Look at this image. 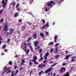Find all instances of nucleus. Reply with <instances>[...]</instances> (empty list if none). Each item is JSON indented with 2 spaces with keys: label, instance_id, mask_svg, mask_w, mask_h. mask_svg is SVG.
Instances as JSON below:
<instances>
[{
  "label": "nucleus",
  "instance_id": "62",
  "mask_svg": "<svg viewBox=\"0 0 76 76\" xmlns=\"http://www.w3.org/2000/svg\"><path fill=\"white\" fill-rule=\"evenodd\" d=\"M68 57L69 58V57H70L72 56V55H68Z\"/></svg>",
  "mask_w": 76,
  "mask_h": 76
},
{
  "label": "nucleus",
  "instance_id": "45",
  "mask_svg": "<svg viewBox=\"0 0 76 76\" xmlns=\"http://www.w3.org/2000/svg\"><path fill=\"white\" fill-rule=\"evenodd\" d=\"M60 45V44H59V43H57L56 44V45L55 46V47H57V46H58V45Z\"/></svg>",
  "mask_w": 76,
  "mask_h": 76
},
{
  "label": "nucleus",
  "instance_id": "25",
  "mask_svg": "<svg viewBox=\"0 0 76 76\" xmlns=\"http://www.w3.org/2000/svg\"><path fill=\"white\" fill-rule=\"evenodd\" d=\"M17 10H18V11H19V12H20L21 11L20 10V8H18L16 9Z\"/></svg>",
  "mask_w": 76,
  "mask_h": 76
},
{
  "label": "nucleus",
  "instance_id": "33",
  "mask_svg": "<svg viewBox=\"0 0 76 76\" xmlns=\"http://www.w3.org/2000/svg\"><path fill=\"white\" fill-rule=\"evenodd\" d=\"M56 64H57V63L54 64L53 65H52V67H54V66H55Z\"/></svg>",
  "mask_w": 76,
  "mask_h": 76
},
{
  "label": "nucleus",
  "instance_id": "29",
  "mask_svg": "<svg viewBox=\"0 0 76 76\" xmlns=\"http://www.w3.org/2000/svg\"><path fill=\"white\" fill-rule=\"evenodd\" d=\"M6 47V45H4L2 46V48H5Z\"/></svg>",
  "mask_w": 76,
  "mask_h": 76
},
{
  "label": "nucleus",
  "instance_id": "38",
  "mask_svg": "<svg viewBox=\"0 0 76 76\" xmlns=\"http://www.w3.org/2000/svg\"><path fill=\"white\" fill-rule=\"evenodd\" d=\"M58 47H56V51H57V52H58Z\"/></svg>",
  "mask_w": 76,
  "mask_h": 76
},
{
  "label": "nucleus",
  "instance_id": "11",
  "mask_svg": "<svg viewBox=\"0 0 76 76\" xmlns=\"http://www.w3.org/2000/svg\"><path fill=\"white\" fill-rule=\"evenodd\" d=\"M61 73H62L63 72V70H64V72H65L66 71V68L64 67H62L61 69Z\"/></svg>",
  "mask_w": 76,
  "mask_h": 76
},
{
  "label": "nucleus",
  "instance_id": "28",
  "mask_svg": "<svg viewBox=\"0 0 76 76\" xmlns=\"http://www.w3.org/2000/svg\"><path fill=\"white\" fill-rule=\"evenodd\" d=\"M43 73V71H42L40 72L39 73V75H41L42 73Z\"/></svg>",
  "mask_w": 76,
  "mask_h": 76
},
{
  "label": "nucleus",
  "instance_id": "9",
  "mask_svg": "<svg viewBox=\"0 0 76 76\" xmlns=\"http://www.w3.org/2000/svg\"><path fill=\"white\" fill-rule=\"evenodd\" d=\"M10 4L11 5H13V7H15V6H16V2L15 1L12 2Z\"/></svg>",
  "mask_w": 76,
  "mask_h": 76
},
{
  "label": "nucleus",
  "instance_id": "34",
  "mask_svg": "<svg viewBox=\"0 0 76 76\" xmlns=\"http://www.w3.org/2000/svg\"><path fill=\"white\" fill-rule=\"evenodd\" d=\"M18 21L19 22H21L22 21V19H19L18 20Z\"/></svg>",
  "mask_w": 76,
  "mask_h": 76
},
{
  "label": "nucleus",
  "instance_id": "14",
  "mask_svg": "<svg viewBox=\"0 0 76 76\" xmlns=\"http://www.w3.org/2000/svg\"><path fill=\"white\" fill-rule=\"evenodd\" d=\"M34 46L37 47L38 45V42L37 41H36L35 42H34Z\"/></svg>",
  "mask_w": 76,
  "mask_h": 76
},
{
  "label": "nucleus",
  "instance_id": "40",
  "mask_svg": "<svg viewBox=\"0 0 76 76\" xmlns=\"http://www.w3.org/2000/svg\"><path fill=\"white\" fill-rule=\"evenodd\" d=\"M59 55H58L57 56H56L55 58L56 59H57V58H58L59 57Z\"/></svg>",
  "mask_w": 76,
  "mask_h": 76
},
{
  "label": "nucleus",
  "instance_id": "46",
  "mask_svg": "<svg viewBox=\"0 0 76 76\" xmlns=\"http://www.w3.org/2000/svg\"><path fill=\"white\" fill-rule=\"evenodd\" d=\"M34 63L35 64H39V63L38 62H34Z\"/></svg>",
  "mask_w": 76,
  "mask_h": 76
},
{
  "label": "nucleus",
  "instance_id": "63",
  "mask_svg": "<svg viewBox=\"0 0 76 76\" xmlns=\"http://www.w3.org/2000/svg\"><path fill=\"white\" fill-rule=\"evenodd\" d=\"M7 41L8 42H10V39H8L7 40Z\"/></svg>",
  "mask_w": 76,
  "mask_h": 76
},
{
  "label": "nucleus",
  "instance_id": "56",
  "mask_svg": "<svg viewBox=\"0 0 76 76\" xmlns=\"http://www.w3.org/2000/svg\"><path fill=\"white\" fill-rule=\"evenodd\" d=\"M71 61H75V59H72L71 60Z\"/></svg>",
  "mask_w": 76,
  "mask_h": 76
},
{
  "label": "nucleus",
  "instance_id": "49",
  "mask_svg": "<svg viewBox=\"0 0 76 76\" xmlns=\"http://www.w3.org/2000/svg\"><path fill=\"white\" fill-rule=\"evenodd\" d=\"M45 34L46 35H48V32L46 31Z\"/></svg>",
  "mask_w": 76,
  "mask_h": 76
},
{
  "label": "nucleus",
  "instance_id": "35",
  "mask_svg": "<svg viewBox=\"0 0 76 76\" xmlns=\"http://www.w3.org/2000/svg\"><path fill=\"white\" fill-rule=\"evenodd\" d=\"M3 20H4V19H2L1 20H0V22H3Z\"/></svg>",
  "mask_w": 76,
  "mask_h": 76
},
{
  "label": "nucleus",
  "instance_id": "37",
  "mask_svg": "<svg viewBox=\"0 0 76 76\" xmlns=\"http://www.w3.org/2000/svg\"><path fill=\"white\" fill-rule=\"evenodd\" d=\"M31 61H32V62H35L36 61L34 60H31L29 62H31Z\"/></svg>",
  "mask_w": 76,
  "mask_h": 76
},
{
  "label": "nucleus",
  "instance_id": "59",
  "mask_svg": "<svg viewBox=\"0 0 76 76\" xmlns=\"http://www.w3.org/2000/svg\"><path fill=\"white\" fill-rule=\"evenodd\" d=\"M44 57H45V59L46 60H47V57L45 56H44Z\"/></svg>",
  "mask_w": 76,
  "mask_h": 76
},
{
  "label": "nucleus",
  "instance_id": "17",
  "mask_svg": "<svg viewBox=\"0 0 76 76\" xmlns=\"http://www.w3.org/2000/svg\"><path fill=\"white\" fill-rule=\"evenodd\" d=\"M40 35L42 37H44V34L42 33H40Z\"/></svg>",
  "mask_w": 76,
  "mask_h": 76
},
{
  "label": "nucleus",
  "instance_id": "24",
  "mask_svg": "<svg viewBox=\"0 0 76 76\" xmlns=\"http://www.w3.org/2000/svg\"><path fill=\"white\" fill-rule=\"evenodd\" d=\"M37 60V57L35 56L34 57V60Z\"/></svg>",
  "mask_w": 76,
  "mask_h": 76
},
{
  "label": "nucleus",
  "instance_id": "26",
  "mask_svg": "<svg viewBox=\"0 0 76 76\" xmlns=\"http://www.w3.org/2000/svg\"><path fill=\"white\" fill-rule=\"evenodd\" d=\"M42 21L44 23H45V20L44 19H42Z\"/></svg>",
  "mask_w": 76,
  "mask_h": 76
},
{
  "label": "nucleus",
  "instance_id": "64",
  "mask_svg": "<svg viewBox=\"0 0 76 76\" xmlns=\"http://www.w3.org/2000/svg\"><path fill=\"white\" fill-rule=\"evenodd\" d=\"M53 76H56V74H55V73L53 74Z\"/></svg>",
  "mask_w": 76,
  "mask_h": 76
},
{
  "label": "nucleus",
  "instance_id": "61",
  "mask_svg": "<svg viewBox=\"0 0 76 76\" xmlns=\"http://www.w3.org/2000/svg\"><path fill=\"white\" fill-rule=\"evenodd\" d=\"M15 73V71H13L12 72V74H13V73Z\"/></svg>",
  "mask_w": 76,
  "mask_h": 76
},
{
  "label": "nucleus",
  "instance_id": "3",
  "mask_svg": "<svg viewBox=\"0 0 76 76\" xmlns=\"http://www.w3.org/2000/svg\"><path fill=\"white\" fill-rule=\"evenodd\" d=\"M7 1L8 0H3L2 2H1V3H3L2 7L3 8H5L6 6L7 5Z\"/></svg>",
  "mask_w": 76,
  "mask_h": 76
},
{
  "label": "nucleus",
  "instance_id": "43",
  "mask_svg": "<svg viewBox=\"0 0 76 76\" xmlns=\"http://www.w3.org/2000/svg\"><path fill=\"white\" fill-rule=\"evenodd\" d=\"M33 64L31 62H29V66H31V65H32Z\"/></svg>",
  "mask_w": 76,
  "mask_h": 76
},
{
  "label": "nucleus",
  "instance_id": "23",
  "mask_svg": "<svg viewBox=\"0 0 76 76\" xmlns=\"http://www.w3.org/2000/svg\"><path fill=\"white\" fill-rule=\"evenodd\" d=\"M42 63H41V64H40L38 66V68H40V67H42Z\"/></svg>",
  "mask_w": 76,
  "mask_h": 76
},
{
  "label": "nucleus",
  "instance_id": "4",
  "mask_svg": "<svg viewBox=\"0 0 76 76\" xmlns=\"http://www.w3.org/2000/svg\"><path fill=\"white\" fill-rule=\"evenodd\" d=\"M4 30V32H6L8 31L9 29V28L8 27V26L7 25H4V28H3Z\"/></svg>",
  "mask_w": 76,
  "mask_h": 76
},
{
  "label": "nucleus",
  "instance_id": "7",
  "mask_svg": "<svg viewBox=\"0 0 76 76\" xmlns=\"http://www.w3.org/2000/svg\"><path fill=\"white\" fill-rule=\"evenodd\" d=\"M4 69L5 70L4 72H3V73H4L5 72H6L7 70H9L10 69V67H5L4 68Z\"/></svg>",
  "mask_w": 76,
  "mask_h": 76
},
{
  "label": "nucleus",
  "instance_id": "51",
  "mask_svg": "<svg viewBox=\"0 0 76 76\" xmlns=\"http://www.w3.org/2000/svg\"><path fill=\"white\" fill-rule=\"evenodd\" d=\"M54 38L55 40H56L57 39V36H55Z\"/></svg>",
  "mask_w": 76,
  "mask_h": 76
},
{
  "label": "nucleus",
  "instance_id": "20",
  "mask_svg": "<svg viewBox=\"0 0 76 76\" xmlns=\"http://www.w3.org/2000/svg\"><path fill=\"white\" fill-rule=\"evenodd\" d=\"M42 48L40 49L39 50V53H42Z\"/></svg>",
  "mask_w": 76,
  "mask_h": 76
},
{
  "label": "nucleus",
  "instance_id": "18",
  "mask_svg": "<svg viewBox=\"0 0 76 76\" xmlns=\"http://www.w3.org/2000/svg\"><path fill=\"white\" fill-rule=\"evenodd\" d=\"M54 44V42H50L48 44V45H53Z\"/></svg>",
  "mask_w": 76,
  "mask_h": 76
},
{
  "label": "nucleus",
  "instance_id": "12",
  "mask_svg": "<svg viewBox=\"0 0 76 76\" xmlns=\"http://www.w3.org/2000/svg\"><path fill=\"white\" fill-rule=\"evenodd\" d=\"M14 18H16L18 16V12H16L15 13V14L14 15Z\"/></svg>",
  "mask_w": 76,
  "mask_h": 76
},
{
  "label": "nucleus",
  "instance_id": "32",
  "mask_svg": "<svg viewBox=\"0 0 76 76\" xmlns=\"http://www.w3.org/2000/svg\"><path fill=\"white\" fill-rule=\"evenodd\" d=\"M49 54L50 53H46L45 54V56H47H47H49Z\"/></svg>",
  "mask_w": 76,
  "mask_h": 76
},
{
  "label": "nucleus",
  "instance_id": "16",
  "mask_svg": "<svg viewBox=\"0 0 76 76\" xmlns=\"http://www.w3.org/2000/svg\"><path fill=\"white\" fill-rule=\"evenodd\" d=\"M40 48H41V46H37V48H36L35 50H39V49Z\"/></svg>",
  "mask_w": 76,
  "mask_h": 76
},
{
  "label": "nucleus",
  "instance_id": "48",
  "mask_svg": "<svg viewBox=\"0 0 76 76\" xmlns=\"http://www.w3.org/2000/svg\"><path fill=\"white\" fill-rule=\"evenodd\" d=\"M17 68H18V66H15V67H14V69H17Z\"/></svg>",
  "mask_w": 76,
  "mask_h": 76
},
{
  "label": "nucleus",
  "instance_id": "47",
  "mask_svg": "<svg viewBox=\"0 0 76 76\" xmlns=\"http://www.w3.org/2000/svg\"><path fill=\"white\" fill-rule=\"evenodd\" d=\"M46 65L45 64H44L42 65V67H41V68H42V67H45V66Z\"/></svg>",
  "mask_w": 76,
  "mask_h": 76
},
{
  "label": "nucleus",
  "instance_id": "44",
  "mask_svg": "<svg viewBox=\"0 0 76 76\" xmlns=\"http://www.w3.org/2000/svg\"><path fill=\"white\" fill-rule=\"evenodd\" d=\"M22 4H26V2H23Z\"/></svg>",
  "mask_w": 76,
  "mask_h": 76
},
{
  "label": "nucleus",
  "instance_id": "31",
  "mask_svg": "<svg viewBox=\"0 0 76 76\" xmlns=\"http://www.w3.org/2000/svg\"><path fill=\"white\" fill-rule=\"evenodd\" d=\"M40 58H40L38 60L39 61V60H43V57H40Z\"/></svg>",
  "mask_w": 76,
  "mask_h": 76
},
{
  "label": "nucleus",
  "instance_id": "15",
  "mask_svg": "<svg viewBox=\"0 0 76 76\" xmlns=\"http://www.w3.org/2000/svg\"><path fill=\"white\" fill-rule=\"evenodd\" d=\"M32 38V37H30L28 39L27 41V42H28L30 40H31Z\"/></svg>",
  "mask_w": 76,
  "mask_h": 76
},
{
  "label": "nucleus",
  "instance_id": "54",
  "mask_svg": "<svg viewBox=\"0 0 76 76\" xmlns=\"http://www.w3.org/2000/svg\"><path fill=\"white\" fill-rule=\"evenodd\" d=\"M66 63H65L64 64H62V66H66Z\"/></svg>",
  "mask_w": 76,
  "mask_h": 76
},
{
  "label": "nucleus",
  "instance_id": "57",
  "mask_svg": "<svg viewBox=\"0 0 76 76\" xmlns=\"http://www.w3.org/2000/svg\"><path fill=\"white\" fill-rule=\"evenodd\" d=\"M23 63V62L21 63H20L21 65H23H23H24V64H23V63Z\"/></svg>",
  "mask_w": 76,
  "mask_h": 76
},
{
  "label": "nucleus",
  "instance_id": "30",
  "mask_svg": "<svg viewBox=\"0 0 76 76\" xmlns=\"http://www.w3.org/2000/svg\"><path fill=\"white\" fill-rule=\"evenodd\" d=\"M65 57H66V60H68V59H69V57L67 56L66 55Z\"/></svg>",
  "mask_w": 76,
  "mask_h": 76
},
{
  "label": "nucleus",
  "instance_id": "36",
  "mask_svg": "<svg viewBox=\"0 0 76 76\" xmlns=\"http://www.w3.org/2000/svg\"><path fill=\"white\" fill-rule=\"evenodd\" d=\"M21 60L22 63H24L25 61L23 59H21Z\"/></svg>",
  "mask_w": 76,
  "mask_h": 76
},
{
  "label": "nucleus",
  "instance_id": "2",
  "mask_svg": "<svg viewBox=\"0 0 76 76\" xmlns=\"http://www.w3.org/2000/svg\"><path fill=\"white\" fill-rule=\"evenodd\" d=\"M53 4H55L54 2L53 1H50L48 2L47 5L48 7H49V8H51L52 6H53Z\"/></svg>",
  "mask_w": 76,
  "mask_h": 76
},
{
  "label": "nucleus",
  "instance_id": "19",
  "mask_svg": "<svg viewBox=\"0 0 76 76\" xmlns=\"http://www.w3.org/2000/svg\"><path fill=\"white\" fill-rule=\"evenodd\" d=\"M22 28L23 29V30L24 31V30H25V29H26V26H23L22 27Z\"/></svg>",
  "mask_w": 76,
  "mask_h": 76
},
{
  "label": "nucleus",
  "instance_id": "55",
  "mask_svg": "<svg viewBox=\"0 0 76 76\" xmlns=\"http://www.w3.org/2000/svg\"><path fill=\"white\" fill-rule=\"evenodd\" d=\"M45 11H46V12H48V9L47 8H45Z\"/></svg>",
  "mask_w": 76,
  "mask_h": 76
},
{
  "label": "nucleus",
  "instance_id": "22",
  "mask_svg": "<svg viewBox=\"0 0 76 76\" xmlns=\"http://www.w3.org/2000/svg\"><path fill=\"white\" fill-rule=\"evenodd\" d=\"M8 64H10V65H12V64H13V63H12V61H10L9 63Z\"/></svg>",
  "mask_w": 76,
  "mask_h": 76
},
{
  "label": "nucleus",
  "instance_id": "53",
  "mask_svg": "<svg viewBox=\"0 0 76 76\" xmlns=\"http://www.w3.org/2000/svg\"><path fill=\"white\" fill-rule=\"evenodd\" d=\"M4 51H5V52L7 53V49H5L4 50Z\"/></svg>",
  "mask_w": 76,
  "mask_h": 76
},
{
  "label": "nucleus",
  "instance_id": "13",
  "mask_svg": "<svg viewBox=\"0 0 76 76\" xmlns=\"http://www.w3.org/2000/svg\"><path fill=\"white\" fill-rule=\"evenodd\" d=\"M34 39H36L37 38V34L36 33L34 34L33 36Z\"/></svg>",
  "mask_w": 76,
  "mask_h": 76
},
{
  "label": "nucleus",
  "instance_id": "42",
  "mask_svg": "<svg viewBox=\"0 0 76 76\" xmlns=\"http://www.w3.org/2000/svg\"><path fill=\"white\" fill-rule=\"evenodd\" d=\"M19 4L18 3L17 5V6L16 7V8H18V7H19Z\"/></svg>",
  "mask_w": 76,
  "mask_h": 76
},
{
  "label": "nucleus",
  "instance_id": "5",
  "mask_svg": "<svg viewBox=\"0 0 76 76\" xmlns=\"http://www.w3.org/2000/svg\"><path fill=\"white\" fill-rule=\"evenodd\" d=\"M45 26H46V27H49V23H48V22H47L46 23V25H44L42 27H41V29H42V30H43L44 29H45Z\"/></svg>",
  "mask_w": 76,
  "mask_h": 76
},
{
  "label": "nucleus",
  "instance_id": "10",
  "mask_svg": "<svg viewBox=\"0 0 76 76\" xmlns=\"http://www.w3.org/2000/svg\"><path fill=\"white\" fill-rule=\"evenodd\" d=\"M14 32V30L13 29H11L10 30L9 32V35H12V34Z\"/></svg>",
  "mask_w": 76,
  "mask_h": 76
},
{
  "label": "nucleus",
  "instance_id": "50",
  "mask_svg": "<svg viewBox=\"0 0 76 76\" xmlns=\"http://www.w3.org/2000/svg\"><path fill=\"white\" fill-rule=\"evenodd\" d=\"M32 73H33V71H31V72H30V75H31V74H32Z\"/></svg>",
  "mask_w": 76,
  "mask_h": 76
},
{
  "label": "nucleus",
  "instance_id": "41",
  "mask_svg": "<svg viewBox=\"0 0 76 76\" xmlns=\"http://www.w3.org/2000/svg\"><path fill=\"white\" fill-rule=\"evenodd\" d=\"M53 50L54 49H53V48L51 49L50 51V53H52V52H53Z\"/></svg>",
  "mask_w": 76,
  "mask_h": 76
},
{
  "label": "nucleus",
  "instance_id": "21",
  "mask_svg": "<svg viewBox=\"0 0 76 76\" xmlns=\"http://www.w3.org/2000/svg\"><path fill=\"white\" fill-rule=\"evenodd\" d=\"M27 23H28L29 25H31L32 24V22H27Z\"/></svg>",
  "mask_w": 76,
  "mask_h": 76
},
{
  "label": "nucleus",
  "instance_id": "39",
  "mask_svg": "<svg viewBox=\"0 0 76 76\" xmlns=\"http://www.w3.org/2000/svg\"><path fill=\"white\" fill-rule=\"evenodd\" d=\"M3 12V10L2 9L0 11V14H1L2 13V12Z\"/></svg>",
  "mask_w": 76,
  "mask_h": 76
},
{
  "label": "nucleus",
  "instance_id": "8",
  "mask_svg": "<svg viewBox=\"0 0 76 76\" xmlns=\"http://www.w3.org/2000/svg\"><path fill=\"white\" fill-rule=\"evenodd\" d=\"M18 73H19V71H18V70H16L15 73L14 74H12L11 76H14L16 75H17Z\"/></svg>",
  "mask_w": 76,
  "mask_h": 76
},
{
  "label": "nucleus",
  "instance_id": "52",
  "mask_svg": "<svg viewBox=\"0 0 76 76\" xmlns=\"http://www.w3.org/2000/svg\"><path fill=\"white\" fill-rule=\"evenodd\" d=\"M6 35L7 36L9 35V32H7L6 34Z\"/></svg>",
  "mask_w": 76,
  "mask_h": 76
},
{
  "label": "nucleus",
  "instance_id": "60",
  "mask_svg": "<svg viewBox=\"0 0 76 76\" xmlns=\"http://www.w3.org/2000/svg\"><path fill=\"white\" fill-rule=\"evenodd\" d=\"M47 61L45 60L43 62V63H45L47 62Z\"/></svg>",
  "mask_w": 76,
  "mask_h": 76
},
{
  "label": "nucleus",
  "instance_id": "27",
  "mask_svg": "<svg viewBox=\"0 0 76 76\" xmlns=\"http://www.w3.org/2000/svg\"><path fill=\"white\" fill-rule=\"evenodd\" d=\"M11 71L10 70H9L6 73V74H8V73H10L11 72Z\"/></svg>",
  "mask_w": 76,
  "mask_h": 76
},
{
  "label": "nucleus",
  "instance_id": "58",
  "mask_svg": "<svg viewBox=\"0 0 76 76\" xmlns=\"http://www.w3.org/2000/svg\"><path fill=\"white\" fill-rule=\"evenodd\" d=\"M23 68H25V67H23V68H21L20 69V70H22V69H23Z\"/></svg>",
  "mask_w": 76,
  "mask_h": 76
},
{
  "label": "nucleus",
  "instance_id": "6",
  "mask_svg": "<svg viewBox=\"0 0 76 76\" xmlns=\"http://www.w3.org/2000/svg\"><path fill=\"white\" fill-rule=\"evenodd\" d=\"M52 68L51 67L48 69L46 70L45 72V73H48V72H51V70H52Z\"/></svg>",
  "mask_w": 76,
  "mask_h": 76
},
{
  "label": "nucleus",
  "instance_id": "1",
  "mask_svg": "<svg viewBox=\"0 0 76 76\" xmlns=\"http://www.w3.org/2000/svg\"><path fill=\"white\" fill-rule=\"evenodd\" d=\"M31 43H27V44H26V43H23V45H24V51L26 53V55H27V54H28L29 53V49L27 50V48H26V47H27V46H26V45H29V48H30L31 50L32 53H34L35 52V51L34 50V49H33L32 47V46H31Z\"/></svg>",
  "mask_w": 76,
  "mask_h": 76
}]
</instances>
